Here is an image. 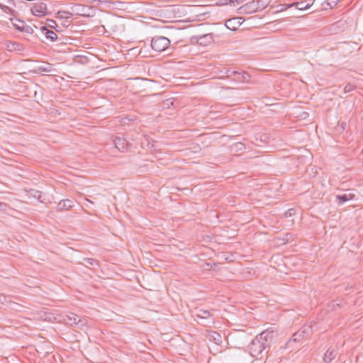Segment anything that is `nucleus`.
<instances>
[{
    "instance_id": "f257e3e1",
    "label": "nucleus",
    "mask_w": 363,
    "mask_h": 363,
    "mask_svg": "<svg viewBox=\"0 0 363 363\" xmlns=\"http://www.w3.org/2000/svg\"><path fill=\"white\" fill-rule=\"evenodd\" d=\"M273 337L272 332L267 330L257 335L248 345L250 354L257 359H262L267 355Z\"/></svg>"
},
{
    "instance_id": "f03ea898",
    "label": "nucleus",
    "mask_w": 363,
    "mask_h": 363,
    "mask_svg": "<svg viewBox=\"0 0 363 363\" xmlns=\"http://www.w3.org/2000/svg\"><path fill=\"white\" fill-rule=\"evenodd\" d=\"M311 333L312 328L311 326L304 325L301 327L297 332L294 333L292 337L287 341L285 347L294 350L296 344L301 343L304 340L308 338Z\"/></svg>"
},
{
    "instance_id": "7ed1b4c3",
    "label": "nucleus",
    "mask_w": 363,
    "mask_h": 363,
    "mask_svg": "<svg viewBox=\"0 0 363 363\" xmlns=\"http://www.w3.org/2000/svg\"><path fill=\"white\" fill-rule=\"evenodd\" d=\"M194 319L198 323L208 326L211 323H213V318L209 311L206 310H198L194 314Z\"/></svg>"
},
{
    "instance_id": "20e7f679",
    "label": "nucleus",
    "mask_w": 363,
    "mask_h": 363,
    "mask_svg": "<svg viewBox=\"0 0 363 363\" xmlns=\"http://www.w3.org/2000/svg\"><path fill=\"white\" fill-rule=\"evenodd\" d=\"M169 47H142L139 49L138 55L141 57H151L156 56L157 52H164Z\"/></svg>"
},
{
    "instance_id": "39448f33",
    "label": "nucleus",
    "mask_w": 363,
    "mask_h": 363,
    "mask_svg": "<svg viewBox=\"0 0 363 363\" xmlns=\"http://www.w3.org/2000/svg\"><path fill=\"white\" fill-rule=\"evenodd\" d=\"M113 143L116 149L120 152H126L131 147V143L123 137L116 136L113 139Z\"/></svg>"
},
{
    "instance_id": "423d86ee",
    "label": "nucleus",
    "mask_w": 363,
    "mask_h": 363,
    "mask_svg": "<svg viewBox=\"0 0 363 363\" xmlns=\"http://www.w3.org/2000/svg\"><path fill=\"white\" fill-rule=\"evenodd\" d=\"M259 9V6H258V1H252L240 6L239 10L240 11V13L250 14L257 11Z\"/></svg>"
},
{
    "instance_id": "0eeeda50",
    "label": "nucleus",
    "mask_w": 363,
    "mask_h": 363,
    "mask_svg": "<svg viewBox=\"0 0 363 363\" xmlns=\"http://www.w3.org/2000/svg\"><path fill=\"white\" fill-rule=\"evenodd\" d=\"M32 13L36 16H43L47 13V5L45 3L40 2L35 4L31 9Z\"/></svg>"
},
{
    "instance_id": "6e6552de",
    "label": "nucleus",
    "mask_w": 363,
    "mask_h": 363,
    "mask_svg": "<svg viewBox=\"0 0 363 363\" xmlns=\"http://www.w3.org/2000/svg\"><path fill=\"white\" fill-rule=\"evenodd\" d=\"M74 207V201L70 199H62L59 201L57 206V211L60 212L63 211H68Z\"/></svg>"
},
{
    "instance_id": "1a4fd4ad",
    "label": "nucleus",
    "mask_w": 363,
    "mask_h": 363,
    "mask_svg": "<svg viewBox=\"0 0 363 363\" xmlns=\"http://www.w3.org/2000/svg\"><path fill=\"white\" fill-rule=\"evenodd\" d=\"M171 40L164 36L155 35L152 38L150 45H170Z\"/></svg>"
},
{
    "instance_id": "9d476101",
    "label": "nucleus",
    "mask_w": 363,
    "mask_h": 363,
    "mask_svg": "<svg viewBox=\"0 0 363 363\" xmlns=\"http://www.w3.org/2000/svg\"><path fill=\"white\" fill-rule=\"evenodd\" d=\"M355 196L356 195L352 193L337 194L335 196V201L338 205H342L347 201L354 199Z\"/></svg>"
},
{
    "instance_id": "9b49d317",
    "label": "nucleus",
    "mask_w": 363,
    "mask_h": 363,
    "mask_svg": "<svg viewBox=\"0 0 363 363\" xmlns=\"http://www.w3.org/2000/svg\"><path fill=\"white\" fill-rule=\"evenodd\" d=\"M337 354V351L335 348H328L323 356V362L325 363H330L336 357Z\"/></svg>"
},
{
    "instance_id": "f8f14e48",
    "label": "nucleus",
    "mask_w": 363,
    "mask_h": 363,
    "mask_svg": "<svg viewBox=\"0 0 363 363\" xmlns=\"http://www.w3.org/2000/svg\"><path fill=\"white\" fill-rule=\"evenodd\" d=\"M241 25L239 18H233L226 21L225 26L227 28L231 30H236Z\"/></svg>"
},
{
    "instance_id": "ddd939ff",
    "label": "nucleus",
    "mask_w": 363,
    "mask_h": 363,
    "mask_svg": "<svg viewBox=\"0 0 363 363\" xmlns=\"http://www.w3.org/2000/svg\"><path fill=\"white\" fill-rule=\"evenodd\" d=\"M245 149V145L241 142L235 143L230 146V151L233 155H238Z\"/></svg>"
},
{
    "instance_id": "4468645a",
    "label": "nucleus",
    "mask_w": 363,
    "mask_h": 363,
    "mask_svg": "<svg viewBox=\"0 0 363 363\" xmlns=\"http://www.w3.org/2000/svg\"><path fill=\"white\" fill-rule=\"evenodd\" d=\"M212 41L213 35L209 33L200 37L197 40V43L199 45H208L212 43Z\"/></svg>"
},
{
    "instance_id": "2eb2a0df",
    "label": "nucleus",
    "mask_w": 363,
    "mask_h": 363,
    "mask_svg": "<svg viewBox=\"0 0 363 363\" xmlns=\"http://www.w3.org/2000/svg\"><path fill=\"white\" fill-rule=\"evenodd\" d=\"M55 71L53 66L50 64H48L45 66H39L36 67L33 72L35 74H40L41 72H52Z\"/></svg>"
},
{
    "instance_id": "dca6fc26",
    "label": "nucleus",
    "mask_w": 363,
    "mask_h": 363,
    "mask_svg": "<svg viewBox=\"0 0 363 363\" xmlns=\"http://www.w3.org/2000/svg\"><path fill=\"white\" fill-rule=\"evenodd\" d=\"M143 140L141 142L142 146L146 145L147 148H149L150 150H152L154 151L156 150L154 148V147H155V145H154L155 141L150 136H148L147 135H143Z\"/></svg>"
},
{
    "instance_id": "f3484780",
    "label": "nucleus",
    "mask_w": 363,
    "mask_h": 363,
    "mask_svg": "<svg viewBox=\"0 0 363 363\" xmlns=\"http://www.w3.org/2000/svg\"><path fill=\"white\" fill-rule=\"evenodd\" d=\"M26 196L29 199L34 198L41 201L42 192L36 189H30L29 190H26Z\"/></svg>"
},
{
    "instance_id": "a211bd4d",
    "label": "nucleus",
    "mask_w": 363,
    "mask_h": 363,
    "mask_svg": "<svg viewBox=\"0 0 363 363\" xmlns=\"http://www.w3.org/2000/svg\"><path fill=\"white\" fill-rule=\"evenodd\" d=\"M41 30L43 32H44V34L48 39L50 40L51 41H55L57 40V34L54 31L48 29L46 26H42Z\"/></svg>"
},
{
    "instance_id": "6ab92c4d",
    "label": "nucleus",
    "mask_w": 363,
    "mask_h": 363,
    "mask_svg": "<svg viewBox=\"0 0 363 363\" xmlns=\"http://www.w3.org/2000/svg\"><path fill=\"white\" fill-rule=\"evenodd\" d=\"M73 16V14L67 11H59L56 14V18L60 19H65L67 22H69L68 20Z\"/></svg>"
},
{
    "instance_id": "aec40b11",
    "label": "nucleus",
    "mask_w": 363,
    "mask_h": 363,
    "mask_svg": "<svg viewBox=\"0 0 363 363\" xmlns=\"http://www.w3.org/2000/svg\"><path fill=\"white\" fill-rule=\"evenodd\" d=\"M79 318V315H77L75 313H69L66 316L65 321H67V324H69L70 325H75L77 320Z\"/></svg>"
},
{
    "instance_id": "412c9836",
    "label": "nucleus",
    "mask_w": 363,
    "mask_h": 363,
    "mask_svg": "<svg viewBox=\"0 0 363 363\" xmlns=\"http://www.w3.org/2000/svg\"><path fill=\"white\" fill-rule=\"evenodd\" d=\"M306 0H303L299 2L292 3L291 5H294V6H295L298 10L303 11L309 9V4H306Z\"/></svg>"
},
{
    "instance_id": "4be33fe9",
    "label": "nucleus",
    "mask_w": 363,
    "mask_h": 363,
    "mask_svg": "<svg viewBox=\"0 0 363 363\" xmlns=\"http://www.w3.org/2000/svg\"><path fill=\"white\" fill-rule=\"evenodd\" d=\"M86 325H87L86 319L79 316L74 326L77 327L79 329H84V328L85 326H86Z\"/></svg>"
},
{
    "instance_id": "5701e85b",
    "label": "nucleus",
    "mask_w": 363,
    "mask_h": 363,
    "mask_svg": "<svg viewBox=\"0 0 363 363\" xmlns=\"http://www.w3.org/2000/svg\"><path fill=\"white\" fill-rule=\"evenodd\" d=\"M13 26L18 30H21L22 27L25 25V22L18 19H16L12 22Z\"/></svg>"
},
{
    "instance_id": "b1692460",
    "label": "nucleus",
    "mask_w": 363,
    "mask_h": 363,
    "mask_svg": "<svg viewBox=\"0 0 363 363\" xmlns=\"http://www.w3.org/2000/svg\"><path fill=\"white\" fill-rule=\"evenodd\" d=\"M7 306L12 309V310H15V311H19L20 310V308L22 307L21 305L17 303H15L12 301H9V305H7Z\"/></svg>"
},
{
    "instance_id": "393cba45",
    "label": "nucleus",
    "mask_w": 363,
    "mask_h": 363,
    "mask_svg": "<svg viewBox=\"0 0 363 363\" xmlns=\"http://www.w3.org/2000/svg\"><path fill=\"white\" fill-rule=\"evenodd\" d=\"M47 26L50 28H54L57 31H59V30L57 29L58 28V26L56 23L55 21L52 20V19H48L47 20Z\"/></svg>"
},
{
    "instance_id": "a878e982",
    "label": "nucleus",
    "mask_w": 363,
    "mask_h": 363,
    "mask_svg": "<svg viewBox=\"0 0 363 363\" xmlns=\"http://www.w3.org/2000/svg\"><path fill=\"white\" fill-rule=\"evenodd\" d=\"M84 260L89 265L92 267L99 266V262L96 259L93 258H88L85 257L84 258Z\"/></svg>"
},
{
    "instance_id": "bb28decb",
    "label": "nucleus",
    "mask_w": 363,
    "mask_h": 363,
    "mask_svg": "<svg viewBox=\"0 0 363 363\" xmlns=\"http://www.w3.org/2000/svg\"><path fill=\"white\" fill-rule=\"evenodd\" d=\"M139 48L140 47H133L130 49L125 50V51H127L128 54L131 56H136L138 55Z\"/></svg>"
},
{
    "instance_id": "cd10ccee",
    "label": "nucleus",
    "mask_w": 363,
    "mask_h": 363,
    "mask_svg": "<svg viewBox=\"0 0 363 363\" xmlns=\"http://www.w3.org/2000/svg\"><path fill=\"white\" fill-rule=\"evenodd\" d=\"M10 300L8 299V297L4 294H0V303L2 305H9V302Z\"/></svg>"
},
{
    "instance_id": "c85d7f7f",
    "label": "nucleus",
    "mask_w": 363,
    "mask_h": 363,
    "mask_svg": "<svg viewBox=\"0 0 363 363\" xmlns=\"http://www.w3.org/2000/svg\"><path fill=\"white\" fill-rule=\"evenodd\" d=\"M132 121L131 118L129 117H123L120 119L119 122L121 125H127L130 123V122Z\"/></svg>"
},
{
    "instance_id": "c756f323",
    "label": "nucleus",
    "mask_w": 363,
    "mask_h": 363,
    "mask_svg": "<svg viewBox=\"0 0 363 363\" xmlns=\"http://www.w3.org/2000/svg\"><path fill=\"white\" fill-rule=\"evenodd\" d=\"M21 31L26 33H33V29L31 26L25 24Z\"/></svg>"
},
{
    "instance_id": "7c9ffc66",
    "label": "nucleus",
    "mask_w": 363,
    "mask_h": 363,
    "mask_svg": "<svg viewBox=\"0 0 363 363\" xmlns=\"http://www.w3.org/2000/svg\"><path fill=\"white\" fill-rule=\"evenodd\" d=\"M9 206L7 203L4 202H0V211L6 212L9 209Z\"/></svg>"
},
{
    "instance_id": "2f4dec72",
    "label": "nucleus",
    "mask_w": 363,
    "mask_h": 363,
    "mask_svg": "<svg viewBox=\"0 0 363 363\" xmlns=\"http://www.w3.org/2000/svg\"><path fill=\"white\" fill-rule=\"evenodd\" d=\"M354 86L351 84H347L345 88H344V91L345 93H348V92H350L352 91V90H354Z\"/></svg>"
},
{
    "instance_id": "473e14b6",
    "label": "nucleus",
    "mask_w": 363,
    "mask_h": 363,
    "mask_svg": "<svg viewBox=\"0 0 363 363\" xmlns=\"http://www.w3.org/2000/svg\"><path fill=\"white\" fill-rule=\"evenodd\" d=\"M340 0H327V4L330 7L333 8V6H336Z\"/></svg>"
},
{
    "instance_id": "72a5a7b5",
    "label": "nucleus",
    "mask_w": 363,
    "mask_h": 363,
    "mask_svg": "<svg viewBox=\"0 0 363 363\" xmlns=\"http://www.w3.org/2000/svg\"><path fill=\"white\" fill-rule=\"evenodd\" d=\"M341 303L342 301H340V303L338 302V301H333L332 303H331V308L333 310H335L336 307H340V305H341Z\"/></svg>"
},
{
    "instance_id": "f704fd0d",
    "label": "nucleus",
    "mask_w": 363,
    "mask_h": 363,
    "mask_svg": "<svg viewBox=\"0 0 363 363\" xmlns=\"http://www.w3.org/2000/svg\"><path fill=\"white\" fill-rule=\"evenodd\" d=\"M280 6H281L280 11H282L286 10L289 8H291V7L294 6V5H291V4H281Z\"/></svg>"
},
{
    "instance_id": "c9c22d12",
    "label": "nucleus",
    "mask_w": 363,
    "mask_h": 363,
    "mask_svg": "<svg viewBox=\"0 0 363 363\" xmlns=\"http://www.w3.org/2000/svg\"><path fill=\"white\" fill-rule=\"evenodd\" d=\"M249 77L250 75L247 72H244L243 73H242V79H240V80L245 82L247 80Z\"/></svg>"
},
{
    "instance_id": "e433bc0d",
    "label": "nucleus",
    "mask_w": 363,
    "mask_h": 363,
    "mask_svg": "<svg viewBox=\"0 0 363 363\" xmlns=\"http://www.w3.org/2000/svg\"><path fill=\"white\" fill-rule=\"evenodd\" d=\"M292 211H294V209H289L287 211L285 212V216H291L292 215Z\"/></svg>"
},
{
    "instance_id": "4c0bfd02",
    "label": "nucleus",
    "mask_w": 363,
    "mask_h": 363,
    "mask_svg": "<svg viewBox=\"0 0 363 363\" xmlns=\"http://www.w3.org/2000/svg\"><path fill=\"white\" fill-rule=\"evenodd\" d=\"M306 4H309V8L313 4L314 0H306Z\"/></svg>"
},
{
    "instance_id": "58836bf2",
    "label": "nucleus",
    "mask_w": 363,
    "mask_h": 363,
    "mask_svg": "<svg viewBox=\"0 0 363 363\" xmlns=\"http://www.w3.org/2000/svg\"><path fill=\"white\" fill-rule=\"evenodd\" d=\"M0 8L3 10V11H6L7 9H9V8L7 6H4V5H2L0 4Z\"/></svg>"
},
{
    "instance_id": "ea45409f",
    "label": "nucleus",
    "mask_w": 363,
    "mask_h": 363,
    "mask_svg": "<svg viewBox=\"0 0 363 363\" xmlns=\"http://www.w3.org/2000/svg\"><path fill=\"white\" fill-rule=\"evenodd\" d=\"M22 47H17V49L15 48L14 50H18V51H22L23 50L21 49Z\"/></svg>"
},
{
    "instance_id": "a19ab883",
    "label": "nucleus",
    "mask_w": 363,
    "mask_h": 363,
    "mask_svg": "<svg viewBox=\"0 0 363 363\" xmlns=\"http://www.w3.org/2000/svg\"><path fill=\"white\" fill-rule=\"evenodd\" d=\"M63 43L65 44V45L69 44V45H72V43H67V42H65V43Z\"/></svg>"
},
{
    "instance_id": "79ce46f5",
    "label": "nucleus",
    "mask_w": 363,
    "mask_h": 363,
    "mask_svg": "<svg viewBox=\"0 0 363 363\" xmlns=\"http://www.w3.org/2000/svg\"><path fill=\"white\" fill-rule=\"evenodd\" d=\"M12 45H13V46L18 45V43H16V42H14V43H12Z\"/></svg>"
},
{
    "instance_id": "37998d69",
    "label": "nucleus",
    "mask_w": 363,
    "mask_h": 363,
    "mask_svg": "<svg viewBox=\"0 0 363 363\" xmlns=\"http://www.w3.org/2000/svg\"><path fill=\"white\" fill-rule=\"evenodd\" d=\"M13 50V49L9 50V52H12Z\"/></svg>"
},
{
    "instance_id": "c03bdc74",
    "label": "nucleus",
    "mask_w": 363,
    "mask_h": 363,
    "mask_svg": "<svg viewBox=\"0 0 363 363\" xmlns=\"http://www.w3.org/2000/svg\"><path fill=\"white\" fill-rule=\"evenodd\" d=\"M86 201H89L90 203H92L91 201H89V199H86Z\"/></svg>"
},
{
    "instance_id": "a18cd8bd",
    "label": "nucleus",
    "mask_w": 363,
    "mask_h": 363,
    "mask_svg": "<svg viewBox=\"0 0 363 363\" xmlns=\"http://www.w3.org/2000/svg\"><path fill=\"white\" fill-rule=\"evenodd\" d=\"M215 333L216 335H218V336H219V337H220V335H218V333Z\"/></svg>"
}]
</instances>
